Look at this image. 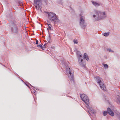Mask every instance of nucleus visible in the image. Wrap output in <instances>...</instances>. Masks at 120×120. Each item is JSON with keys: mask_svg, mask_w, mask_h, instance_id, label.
<instances>
[{"mask_svg": "<svg viewBox=\"0 0 120 120\" xmlns=\"http://www.w3.org/2000/svg\"><path fill=\"white\" fill-rule=\"evenodd\" d=\"M50 40V37H49V38L48 39V41L49 42V41Z\"/></svg>", "mask_w": 120, "mask_h": 120, "instance_id": "25", "label": "nucleus"}, {"mask_svg": "<svg viewBox=\"0 0 120 120\" xmlns=\"http://www.w3.org/2000/svg\"><path fill=\"white\" fill-rule=\"evenodd\" d=\"M114 112L116 114V116L117 117L118 119L120 120V113L117 111H115Z\"/></svg>", "mask_w": 120, "mask_h": 120, "instance_id": "15", "label": "nucleus"}, {"mask_svg": "<svg viewBox=\"0 0 120 120\" xmlns=\"http://www.w3.org/2000/svg\"><path fill=\"white\" fill-rule=\"evenodd\" d=\"M85 19L84 16L80 15L79 25L83 29H85L87 26Z\"/></svg>", "mask_w": 120, "mask_h": 120, "instance_id": "6", "label": "nucleus"}, {"mask_svg": "<svg viewBox=\"0 0 120 120\" xmlns=\"http://www.w3.org/2000/svg\"><path fill=\"white\" fill-rule=\"evenodd\" d=\"M109 32L104 33V35L105 37H107L109 36Z\"/></svg>", "mask_w": 120, "mask_h": 120, "instance_id": "17", "label": "nucleus"}, {"mask_svg": "<svg viewBox=\"0 0 120 120\" xmlns=\"http://www.w3.org/2000/svg\"><path fill=\"white\" fill-rule=\"evenodd\" d=\"M46 44H45L44 45H45Z\"/></svg>", "mask_w": 120, "mask_h": 120, "instance_id": "29", "label": "nucleus"}, {"mask_svg": "<svg viewBox=\"0 0 120 120\" xmlns=\"http://www.w3.org/2000/svg\"><path fill=\"white\" fill-rule=\"evenodd\" d=\"M38 43V40H36V44H37Z\"/></svg>", "mask_w": 120, "mask_h": 120, "instance_id": "24", "label": "nucleus"}, {"mask_svg": "<svg viewBox=\"0 0 120 120\" xmlns=\"http://www.w3.org/2000/svg\"><path fill=\"white\" fill-rule=\"evenodd\" d=\"M76 54L78 59L79 57H82V55L79 51H77L76 52Z\"/></svg>", "mask_w": 120, "mask_h": 120, "instance_id": "12", "label": "nucleus"}, {"mask_svg": "<svg viewBox=\"0 0 120 120\" xmlns=\"http://www.w3.org/2000/svg\"><path fill=\"white\" fill-rule=\"evenodd\" d=\"M108 112L109 114L112 116H114V113L112 110L110 108H108L107 109Z\"/></svg>", "mask_w": 120, "mask_h": 120, "instance_id": "10", "label": "nucleus"}, {"mask_svg": "<svg viewBox=\"0 0 120 120\" xmlns=\"http://www.w3.org/2000/svg\"><path fill=\"white\" fill-rule=\"evenodd\" d=\"M34 4L37 9L41 8V4L40 0H34Z\"/></svg>", "mask_w": 120, "mask_h": 120, "instance_id": "8", "label": "nucleus"}, {"mask_svg": "<svg viewBox=\"0 0 120 120\" xmlns=\"http://www.w3.org/2000/svg\"><path fill=\"white\" fill-rule=\"evenodd\" d=\"M107 51H108L109 52H113V51L111 49H107Z\"/></svg>", "mask_w": 120, "mask_h": 120, "instance_id": "19", "label": "nucleus"}, {"mask_svg": "<svg viewBox=\"0 0 120 120\" xmlns=\"http://www.w3.org/2000/svg\"><path fill=\"white\" fill-rule=\"evenodd\" d=\"M82 57L80 58L79 57V58L78 59V60L80 66L82 67H84L85 66L86 64L84 62H83V59L82 58Z\"/></svg>", "mask_w": 120, "mask_h": 120, "instance_id": "9", "label": "nucleus"}, {"mask_svg": "<svg viewBox=\"0 0 120 120\" xmlns=\"http://www.w3.org/2000/svg\"><path fill=\"white\" fill-rule=\"evenodd\" d=\"M95 78H96L98 83L100 85L101 89L104 90L105 91L106 89L102 79L98 76H96Z\"/></svg>", "mask_w": 120, "mask_h": 120, "instance_id": "5", "label": "nucleus"}, {"mask_svg": "<svg viewBox=\"0 0 120 120\" xmlns=\"http://www.w3.org/2000/svg\"><path fill=\"white\" fill-rule=\"evenodd\" d=\"M92 4L95 7L99 6L100 5V3H98L97 2L92 1H91Z\"/></svg>", "mask_w": 120, "mask_h": 120, "instance_id": "13", "label": "nucleus"}, {"mask_svg": "<svg viewBox=\"0 0 120 120\" xmlns=\"http://www.w3.org/2000/svg\"><path fill=\"white\" fill-rule=\"evenodd\" d=\"M78 43V41L77 40H75V44H77Z\"/></svg>", "mask_w": 120, "mask_h": 120, "instance_id": "23", "label": "nucleus"}, {"mask_svg": "<svg viewBox=\"0 0 120 120\" xmlns=\"http://www.w3.org/2000/svg\"><path fill=\"white\" fill-rule=\"evenodd\" d=\"M108 112L107 111L106 112V111H104L103 112V115L104 116H106L107 113Z\"/></svg>", "mask_w": 120, "mask_h": 120, "instance_id": "20", "label": "nucleus"}, {"mask_svg": "<svg viewBox=\"0 0 120 120\" xmlns=\"http://www.w3.org/2000/svg\"><path fill=\"white\" fill-rule=\"evenodd\" d=\"M62 65L65 68V74L68 75L72 83L74 84V71L70 67L68 66L67 63L64 62Z\"/></svg>", "mask_w": 120, "mask_h": 120, "instance_id": "1", "label": "nucleus"}, {"mask_svg": "<svg viewBox=\"0 0 120 120\" xmlns=\"http://www.w3.org/2000/svg\"><path fill=\"white\" fill-rule=\"evenodd\" d=\"M37 46L38 47H40L41 48L42 46V45L41 44L38 45Z\"/></svg>", "mask_w": 120, "mask_h": 120, "instance_id": "21", "label": "nucleus"}, {"mask_svg": "<svg viewBox=\"0 0 120 120\" xmlns=\"http://www.w3.org/2000/svg\"><path fill=\"white\" fill-rule=\"evenodd\" d=\"M70 12H71V13L72 14L74 15L75 14V13L74 11L72 8H71L70 10Z\"/></svg>", "mask_w": 120, "mask_h": 120, "instance_id": "16", "label": "nucleus"}, {"mask_svg": "<svg viewBox=\"0 0 120 120\" xmlns=\"http://www.w3.org/2000/svg\"><path fill=\"white\" fill-rule=\"evenodd\" d=\"M41 48L43 50H44L45 49V47H42V46Z\"/></svg>", "mask_w": 120, "mask_h": 120, "instance_id": "22", "label": "nucleus"}, {"mask_svg": "<svg viewBox=\"0 0 120 120\" xmlns=\"http://www.w3.org/2000/svg\"><path fill=\"white\" fill-rule=\"evenodd\" d=\"M104 66L105 69H108V66L107 64H104Z\"/></svg>", "mask_w": 120, "mask_h": 120, "instance_id": "18", "label": "nucleus"}, {"mask_svg": "<svg viewBox=\"0 0 120 120\" xmlns=\"http://www.w3.org/2000/svg\"><path fill=\"white\" fill-rule=\"evenodd\" d=\"M80 97L82 100L86 104V107L88 109V112L90 115L91 116H92V114H94L95 113V112L94 110L91 107L89 106V98L85 94H81Z\"/></svg>", "mask_w": 120, "mask_h": 120, "instance_id": "2", "label": "nucleus"}, {"mask_svg": "<svg viewBox=\"0 0 120 120\" xmlns=\"http://www.w3.org/2000/svg\"><path fill=\"white\" fill-rule=\"evenodd\" d=\"M94 12L96 15H94L93 16L96 21L104 19L106 16L105 12H102L99 10H95Z\"/></svg>", "mask_w": 120, "mask_h": 120, "instance_id": "3", "label": "nucleus"}, {"mask_svg": "<svg viewBox=\"0 0 120 120\" xmlns=\"http://www.w3.org/2000/svg\"><path fill=\"white\" fill-rule=\"evenodd\" d=\"M26 85L27 86H28V87H29L30 88V87H29V86H28V85H27V84H26Z\"/></svg>", "mask_w": 120, "mask_h": 120, "instance_id": "28", "label": "nucleus"}, {"mask_svg": "<svg viewBox=\"0 0 120 120\" xmlns=\"http://www.w3.org/2000/svg\"><path fill=\"white\" fill-rule=\"evenodd\" d=\"M47 22H48L47 25H48V29H49V30H52V28H51V27H52V26L50 24V21L49 20H48Z\"/></svg>", "mask_w": 120, "mask_h": 120, "instance_id": "14", "label": "nucleus"}, {"mask_svg": "<svg viewBox=\"0 0 120 120\" xmlns=\"http://www.w3.org/2000/svg\"><path fill=\"white\" fill-rule=\"evenodd\" d=\"M34 94L35 95V91H34Z\"/></svg>", "mask_w": 120, "mask_h": 120, "instance_id": "27", "label": "nucleus"}, {"mask_svg": "<svg viewBox=\"0 0 120 120\" xmlns=\"http://www.w3.org/2000/svg\"><path fill=\"white\" fill-rule=\"evenodd\" d=\"M11 32L13 33L17 32L18 28L15 23H12L11 26Z\"/></svg>", "mask_w": 120, "mask_h": 120, "instance_id": "7", "label": "nucleus"}, {"mask_svg": "<svg viewBox=\"0 0 120 120\" xmlns=\"http://www.w3.org/2000/svg\"><path fill=\"white\" fill-rule=\"evenodd\" d=\"M73 42L74 44H75V40H74L73 41Z\"/></svg>", "mask_w": 120, "mask_h": 120, "instance_id": "26", "label": "nucleus"}, {"mask_svg": "<svg viewBox=\"0 0 120 120\" xmlns=\"http://www.w3.org/2000/svg\"><path fill=\"white\" fill-rule=\"evenodd\" d=\"M83 57L84 58L86 59L87 61H88L89 60V58L88 56L86 53H85L84 54Z\"/></svg>", "mask_w": 120, "mask_h": 120, "instance_id": "11", "label": "nucleus"}, {"mask_svg": "<svg viewBox=\"0 0 120 120\" xmlns=\"http://www.w3.org/2000/svg\"><path fill=\"white\" fill-rule=\"evenodd\" d=\"M45 13L47 14V16L50 22H53L56 21L58 23L60 22V20L58 19L57 16L55 13L49 11H45Z\"/></svg>", "mask_w": 120, "mask_h": 120, "instance_id": "4", "label": "nucleus"}]
</instances>
